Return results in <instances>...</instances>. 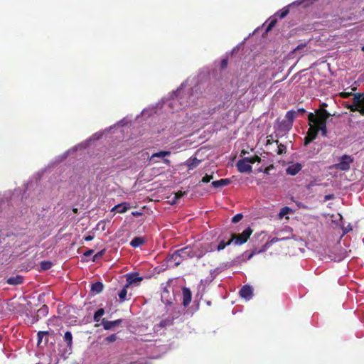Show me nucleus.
I'll list each match as a JSON object with an SVG mask.
<instances>
[{
    "label": "nucleus",
    "mask_w": 364,
    "mask_h": 364,
    "mask_svg": "<svg viewBox=\"0 0 364 364\" xmlns=\"http://www.w3.org/2000/svg\"><path fill=\"white\" fill-rule=\"evenodd\" d=\"M192 249L191 246H186L173 252L168 256L169 261H173L176 266L179 265L183 259L187 258H193Z\"/></svg>",
    "instance_id": "1"
},
{
    "label": "nucleus",
    "mask_w": 364,
    "mask_h": 364,
    "mask_svg": "<svg viewBox=\"0 0 364 364\" xmlns=\"http://www.w3.org/2000/svg\"><path fill=\"white\" fill-rule=\"evenodd\" d=\"M213 243L206 242L199 245H194L191 246L192 249V257H197L198 259L203 257L206 253L213 252L214 250V247H213Z\"/></svg>",
    "instance_id": "2"
},
{
    "label": "nucleus",
    "mask_w": 364,
    "mask_h": 364,
    "mask_svg": "<svg viewBox=\"0 0 364 364\" xmlns=\"http://www.w3.org/2000/svg\"><path fill=\"white\" fill-rule=\"evenodd\" d=\"M331 116L326 109H318L315 111V114L309 113L308 119L310 122L315 124H326L328 118Z\"/></svg>",
    "instance_id": "3"
},
{
    "label": "nucleus",
    "mask_w": 364,
    "mask_h": 364,
    "mask_svg": "<svg viewBox=\"0 0 364 364\" xmlns=\"http://www.w3.org/2000/svg\"><path fill=\"white\" fill-rule=\"evenodd\" d=\"M253 230L251 228L248 227L240 234H232L231 239L235 245H241L245 244L250 238Z\"/></svg>",
    "instance_id": "4"
},
{
    "label": "nucleus",
    "mask_w": 364,
    "mask_h": 364,
    "mask_svg": "<svg viewBox=\"0 0 364 364\" xmlns=\"http://www.w3.org/2000/svg\"><path fill=\"white\" fill-rule=\"evenodd\" d=\"M353 161V158L349 155H343L341 157L340 162L335 164L337 169L347 171L350 168V164Z\"/></svg>",
    "instance_id": "5"
},
{
    "label": "nucleus",
    "mask_w": 364,
    "mask_h": 364,
    "mask_svg": "<svg viewBox=\"0 0 364 364\" xmlns=\"http://www.w3.org/2000/svg\"><path fill=\"white\" fill-rule=\"evenodd\" d=\"M318 134V132L316 124H311L307 131L306 135L304 137V146H307L312 142L317 137Z\"/></svg>",
    "instance_id": "6"
},
{
    "label": "nucleus",
    "mask_w": 364,
    "mask_h": 364,
    "mask_svg": "<svg viewBox=\"0 0 364 364\" xmlns=\"http://www.w3.org/2000/svg\"><path fill=\"white\" fill-rule=\"evenodd\" d=\"M180 313L177 311L174 315L169 316L164 319H162L159 324H157L156 327L158 328H166L168 326H171L173 324V321L175 318H178Z\"/></svg>",
    "instance_id": "7"
},
{
    "label": "nucleus",
    "mask_w": 364,
    "mask_h": 364,
    "mask_svg": "<svg viewBox=\"0 0 364 364\" xmlns=\"http://www.w3.org/2000/svg\"><path fill=\"white\" fill-rule=\"evenodd\" d=\"M237 167L240 173H250L252 169V166L248 164L245 158L237 161Z\"/></svg>",
    "instance_id": "8"
},
{
    "label": "nucleus",
    "mask_w": 364,
    "mask_h": 364,
    "mask_svg": "<svg viewBox=\"0 0 364 364\" xmlns=\"http://www.w3.org/2000/svg\"><path fill=\"white\" fill-rule=\"evenodd\" d=\"M239 294L242 298L250 300L252 297L253 290L251 286L246 284L241 288Z\"/></svg>",
    "instance_id": "9"
},
{
    "label": "nucleus",
    "mask_w": 364,
    "mask_h": 364,
    "mask_svg": "<svg viewBox=\"0 0 364 364\" xmlns=\"http://www.w3.org/2000/svg\"><path fill=\"white\" fill-rule=\"evenodd\" d=\"M182 296L183 305L186 307L191 304L192 299V293L189 288L183 287L182 289Z\"/></svg>",
    "instance_id": "10"
},
{
    "label": "nucleus",
    "mask_w": 364,
    "mask_h": 364,
    "mask_svg": "<svg viewBox=\"0 0 364 364\" xmlns=\"http://www.w3.org/2000/svg\"><path fill=\"white\" fill-rule=\"evenodd\" d=\"M122 322V319H117L115 321H107L105 318L102 320V325L105 330H110L116 326L119 325Z\"/></svg>",
    "instance_id": "11"
},
{
    "label": "nucleus",
    "mask_w": 364,
    "mask_h": 364,
    "mask_svg": "<svg viewBox=\"0 0 364 364\" xmlns=\"http://www.w3.org/2000/svg\"><path fill=\"white\" fill-rule=\"evenodd\" d=\"M302 168V166L299 163L293 164L287 167L286 172L287 174L291 176H295Z\"/></svg>",
    "instance_id": "12"
},
{
    "label": "nucleus",
    "mask_w": 364,
    "mask_h": 364,
    "mask_svg": "<svg viewBox=\"0 0 364 364\" xmlns=\"http://www.w3.org/2000/svg\"><path fill=\"white\" fill-rule=\"evenodd\" d=\"M344 107L349 109L350 112H358L360 115L364 116V107L358 105L353 104L350 105L348 102L343 104Z\"/></svg>",
    "instance_id": "13"
},
{
    "label": "nucleus",
    "mask_w": 364,
    "mask_h": 364,
    "mask_svg": "<svg viewBox=\"0 0 364 364\" xmlns=\"http://www.w3.org/2000/svg\"><path fill=\"white\" fill-rule=\"evenodd\" d=\"M130 208V205L128 203H119V204H117L116 205H114L111 211L113 212V211H116L119 213H124L125 212H127L129 209Z\"/></svg>",
    "instance_id": "14"
},
{
    "label": "nucleus",
    "mask_w": 364,
    "mask_h": 364,
    "mask_svg": "<svg viewBox=\"0 0 364 364\" xmlns=\"http://www.w3.org/2000/svg\"><path fill=\"white\" fill-rule=\"evenodd\" d=\"M231 183L230 178H222L218 181H214L212 182L211 185L215 188H221L225 186L229 185Z\"/></svg>",
    "instance_id": "15"
},
{
    "label": "nucleus",
    "mask_w": 364,
    "mask_h": 364,
    "mask_svg": "<svg viewBox=\"0 0 364 364\" xmlns=\"http://www.w3.org/2000/svg\"><path fill=\"white\" fill-rule=\"evenodd\" d=\"M141 280H142V278L139 277L138 274H129L127 276V287H129V285L139 282Z\"/></svg>",
    "instance_id": "16"
},
{
    "label": "nucleus",
    "mask_w": 364,
    "mask_h": 364,
    "mask_svg": "<svg viewBox=\"0 0 364 364\" xmlns=\"http://www.w3.org/2000/svg\"><path fill=\"white\" fill-rule=\"evenodd\" d=\"M23 282V277L20 275L15 277H11L8 279L7 283L10 285H18L22 284Z\"/></svg>",
    "instance_id": "17"
},
{
    "label": "nucleus",
    "mask_w": 364,
    "mask_h": 364,
    "mask_svg": "<svg viewBox=\"0 0 364 364\" xmlns=\"http://www.w3.org/2000/svg\"><path fill=\"white\" fill-rule=\"evenodd\" d=\"M104 285L101 282H97L91 285V292L93 294H100L102 291Z\"/></svg>",
    "instance_id": "18"
},
{
    "label": "nucleus",
    "mask_w": 364,
    "mask_h": 364,
    "mask_svg": "<svg viewBox=\"0 0 364 364\" xmlns=\"http://www.w3.org/2000/svg\"><path fill=\"white\" fill-rule=\"evenodd\" d=\"M353 103L364 107V97L363 92H357L353 95Z\"/></svg>",
    "instance_id": "19"
},
{
    "label": "nucleus",
    "mask_w": 364,
    "mask_h": 364,
    "mask_svg": "<svg viewBox=\"0 0 364 364\" xmlns=\"http://www.w3.org/2000/svg\"><path fill=\"white\" fill-rule=\"evenodd\" d=\"M201 162L200 160L198 159L196 157L190 158L186 161V166H188L189 170H192L196 168L199 164Z\"/></svg>",
    "instance_id": "20"
},
{
    "label": "nucleus",
    "mask_w": 364,
    "mask_h": 364,
    "mask_svg": "<svg viewBox=\"0 0 364 364\" xmlns=\"http://www.w3.org/2000/svg\"><path fill=\"white\" fill-rule=\"evenodd\" d=\"M292 124L284 119L279 124L278 129L281 132H287L292 128Z\"/></svg>",
    "instance_id": "21"
},
{
    "label": "nucleus",
    "mask_w": 364,
    "mask_h": 364,
    "mask_svg": "<svg viewBox=\"0 0 364 364\" xmlns=\"http://www.w3.org/2000/svg\"><path fill=\"white\" fill-rule=\"evenodd\" d=\"M145 240L142 237H135L132 239L130 245L133 247H138L144 243Z\"/></svg>",
    "instance_id": "22"
},
{
    "label": "nucleus",
    "mask_w": 364,
    "mask_h": 364,
    "mask_svg": "<svg viewBox=\"0 0 364 364\" xmlns=\"http://www.w3.org/2000/svg\"><path fill=\"white\" fill-rule=\"evenodd\" d=\"M64 341L67 343V346L70 349L73 345V335L70 331H66L63 337Z\"/></svg>",
    "instance_id": "23"
},
{
    "label": "nucleus",
    "mask_w": 364,
    "mask_h": 364,
    "mask_svg": "<svg viewBox=\"0 0 364 364\" xmlns=\"http://www.w3.org/2000/svg\"><path fill=\"white\" fill-rule=\"evenodd\" d=\"M296 117L295 110H289L286 113L284 120L293 125L294 120Z\"/></svg>",
    "instance_id": "24"
},
{
    "label": "nucleus",
    "mask_w": 364,
    "mask_h": 364,
    "mask_svg": "<svg viewBox=\"0 0 364 364\" xmlns=\"http://www.w3.org/2000/svg\"><path fill=\"white\" fill-rule=\"evenodd\" d=\"M128 287H127V284L122 288V289L120 290V291L118 293V296L119 298V300L121 302L124 301L127 299V289Z\"/></svg>",
    "instance_id": "25"
},
{
    "label": "nucleus",
    "mask_w": 364,
    "mask_h": 364,
    "mask_svg": "<svg viewBox=\"0 0 364 364\" xmlns=\"http://www.w3.org/2000/svg\"><path fill=\"white\" fill-rule=\"evenodd\" d=\"M53 266V263L50 261H43L40 263V270L46 271L50 269Z\"/></svg>",
    "instance_id": "26"
},
{
    "label": "nucleus",
    "mask_w": 364,
    "mask_h": 364,
    "mask_svg": "<svg viewBox=\"0 0 364 364\" xmlns=\"http://www.w3.org/2000/svg\"><path fill=\"white\" fill-rule=\"evenodd\" d=\"M232 242V239L230 238L227 242H225L223 240H221L215 249L218 251H220L223 250L226 246L230 245Z\"/></svg>",
    "instance_id": "27"
},
{
    "label": "nucleus",
    "mask_w": 364,
    "mask_h": 364,
    "mask_svg": "<svg viewBox=\"0 0 364 364\" xmlns=\"http://www.w3.org/2000/svg\"><path fill=\"white\" fill-rule=\"evenodd\" d=\"M292 213V210L287 206H285L282 208H281L280 212L279 213V218L282 219L284 215Z\"/></svg>",
    "instance_id": "28"
},
{
    "label": "nucleus",
    "mask_w": 364,
    "mask_h": 364,
    "mask_svg": "<svg viewBox=\"0 0 364 364\" xmlns=\"http://www.w3.org/2000/svg\"><path fill=\"white\" fill-rule=\"evenodd\" d=\"M170 154H171L170 151H161L159 152L153 154L151 157V159H154L156 157H159V158L164 157V156H169Z\"/></svg>",
    "instance_id": "29"
},
{
    "label": "nucleus",
    "mask_w": 364,
    "mask_h": 364,
    "mask_svg": "<svg viewBox=\"0 0 364 364\" xmlns=\"http://www.w3.org/2000/svg\"><path fill=\"white\" fill-rule=\"evenodd\" d=\"M316 127H317V129H318V132L319 131L321 132V135L323 136H327V127H326V124H316Z\"/></svg>",
    "instance_id": "30"
},
{
    "label": "nucleus",
    "mask_w": 364,
    "mask_h": 364,
    "mask_svg": "<svg viewBox=\"0 0 364 364\" xmlns=\"http://www.w3.org/2000/svg\"><path fill=\"white\" fill-rule=\"evenodd\" d=\"M48 335H49L48 331H38L37 333V336H38L37 345L39 346L41 344V343L42 342L43 337L48 336Z\"/></svg>",
    "instance_id": "31"
},
{
    "label": "nucleus",
    "mask_w": 364,
    "mask_h": 364,
    "mask_svg": "<svg viewBox=\"0 0 364 364\" xmlns=\"http://www.w3.org/2000/svg\"><path fill=\"white\" fill-rule=\"evenodd\" d=\"M289 12V9L287 7H284L282 10L278 11L276 14V15L278 16L279 17V18H284V17H286L287 16Z\"/></svg>",
    "instance_id": "32"
},
{
    "label": "nucleus",
    "mask_w": 364,
    "mask_h": 364,
    "mask_svg": "<svg viewBox=\"0 0 364 364\" xmlns=\"http://www.w3.org/2000/svg\"><path fill=\"white\" fill-rule=\"evenodd\" d=\"M105 314L104 309H99L94 314V321H99L100 319V317H102Z\"/></svg>",
    "instance_id": "33"
},
{
    "label": "nucleus",
    "mask_w": 364,
    "mask_h": 364,
    "mask_svg": "<svg viewBox=\"0 0 364 364\" xmlns=\"http://www.w3.org/2000/svg\"><path fill=\"white\" fill-rule=\"evenodd\" d=\"M275 141L278 145L277 154L281 155V154L286 153V151H287L286 146L282 144H279V141L277 140Z\"/></svg>",
    "instance_id": "34"
},
{
    "label": "nucleus",
    "mask_w": 364,
    "mask_h": 364,
    "mask_svg": "<svg viewBox=\"0 0 364 364\" xmlns=\"http://www.w3.org/2000/svg\"><path fill=\"white\" fill-rule=\"evenodd\" d=\"M245 160L248 162V164H254L255 162H259L261 159L257 156L255 155L252 157H245Z\"/></svg>",
    "instance_id": "35"
},
{
    "label": "nucleus",
    "mask_w": 364,
    "mask_h": 364,
    "mask_svg": "<svg viewBox=\"0 0 364 364\" xmlns=\"http://www.w3.org/2000/svg\"><path fill=\"white\" fill-rule=\"evenodd\" d=\"M186 194V192H183L181 191H179L175 193L174 198L173 200L172 203H176L178 200L184 196Z\"/></svg>",
    "instance_id": "36"
},
{
    "label": "nucleus",
    "mask_w": 364,
    "mask_h": 364,
    "mask_svg": "<svg viewBox=\"0 0 364 364\" xmlns=\"http://www.w3.org/2000/svg\"><path fill=\"white\" fill-rule=\"evenodd\" d=\"M48 313V308L46 305H43L40 309L38 310V315L37 316H39V315L46 316Z\"/></svg>",
    "instance_id": "37"
},
{
    "label": "nucleus",
    "mask_w": 364,
    "mask_h": 364,
    "mask_svg": "<svg viewBox=\"0 0 364 364\" xmlns=\"http://www.w3.org/2000/svg\"><path fill=\"white\" fill-rule=\"evenodd\" d=\"M277 22V21L276 18L270 20V21L266 28V32H269V31H271L272 29V28L274 27Z\"/></svg>",
    "instance_id": "38"
},
{
    "label": "nucleus",
    "mask_w": 364,
    "mask_h": 364,
    "mask_svg": "<svg viewBox=\"0 0 364 364\" xmlns=\"http://www.w3.org/2000/svg\"><path fill=\"white\" fill-rule=\"evenodd\" d=\"M242 218H243V215L242 213H238V214L235 215L232 218V223H237L239 221H240L242 219Z\"/></svg>",
    "instance_id": "39"
},
{
    "label": "nucleus",
    "mask_w": 364,
    "mask_h": 364,
    "mask_svg": "<svg viewBox=\"0 0 364 364\" xmlns=\"http://www.w3.org/2000/svg\"><path fill=\"white\" fill-rule=\"evenodd\" d=\"M213 178V174L211 175H208V174H206L205 176H203L202 178V180L200 182L202 183H208L210 182L212 179Z\"/></svg>",
    "instance_id": "40"
},
{
    "label": "nucleus",
    "mask_w": 364,
    "mask_h": 364,
    "mask_svg": "<svg viewBox=\"0 0 364 364\" xmlns=\"http://www.w3.org/2000/svg\"><path fill=\"white\" fill-rule=\"evenodd\" d=\"M117 336L116 334H112L107 337L105 338V341L108 343L114 342L117 340Z\"/></svg>",
    "instance_id": "41"
},
{
    "label": "nucleus",
    "mask_w": 364,
    "mask_h": 364,
    "mask_svg": "<svg viewBox=\"0 0 364 364\" xmlns=\"http://www.w3.org/2000/svg\"><path fill=\"white\" fill-rule=\"evenodd\" d=\"M305 113H306V109L304 108H299L296 110H295L296 117H297L299 115H303Z\"/></svg>",
    "instance_id": "42"
},
{
    "label": "nucleus",
    "mask_w": 364,
    "mask_h": 364,
    "mask_svg": "<svg viewBox=\"0 0 364 364\" xmlns=\"http://www.w3.org/2000/svg\"><path fill=\"white\" fill-rule=\"evenodd\" d=\"M353 95L354 94H353L352 92H342L340 93V96L342 98H348V97H349L351 95L353 96Z\"/></svg>",
    "instance_id": "43"
},
{
    "label": "nucleus",
    "mask_w": 364,
    "mask_h": 364,
    "mask_svg": "<svg viewBox=\"0 0 364 364\" xmlns=\"http://www.w3.org/2000/svg\"><path fill=\"white\" fill-rule=\"evenodd\" d=\"M105 252V250L98 252L97 254L95 255L93 260L95 261V260L97 259L98 258L102 257V255H104Z\"/></svg>",
    "instance_id": "44"
},
{
    "label": "nucleus",
    "mask_w": 364,
    "mask_h": 364,
    "mask_svg": "<svg viewBox=\"0 0 364 364\" xmlns=\"http://www.w3.org/2000/svg\"><path fill=\"white\" fill-rule=\"evenodd\" d=\"M334 198V195L333 194H328V195H326L324 196V200L325 201H327V200H332Z\"/></svg>",
    "instance_id": "45"
},
{
    "label": "nucleus",
    "mask_w": 364,
    "mask_h": 364,
    "mask_svg": "<svg viewBox=\"0 0 364 364\" xmlns=\"http://www.w3.org/2000/svg\"><path fill=\"white\" fill-rule=\"evenodd\" d=\"M93 252H94L93 250H88L86 252H85L83 255L86 257H89V256L92 255L93 254Z\"/></svg>",
    "instance_id": "46"
},
{
    "label": "nucleus",
    "mask_w": 364,
    "mask_h": 364,
    "mask_svg": "<svg viewBox=\"0 0 364 364\" xmlns=\"http://www.w3.org/2000/svg\"><path fill=\"white\" fill-rule=\"evenodd\" d=\"M228 65V60L227 59H223L221 61V68H226Z\"/></svg>",
    "instance_id": "47"
},
{
    "label": "nucleus",
    "mask_w": 364,
    "mask_h": 364,
    "mask_svg": "<svg viewBox=\"0 0 364 364\" xmlns=\"http://www.w3.org/2000/svg\"><path fill=\"white\" fill-rule=\"evenodd\" d=\"M304 47H306V43H301V44H299L295 49H294V51H297L300 49H302L304 48Z\"/></svg>",
    "instance_id": "48"
},
{
    "label": "nucleus",
    "mask_w": 364,
    "mask_h": 364,
    "mask_svg": "<svg viewBox=\"0 0 364 364\" xmlns=\"http://www.w3.org/2000/svg\"><path fill=\"white\" fill-rule=\"evenodd\" d=\"M93 238H94V237L92 235H87V236L85 237L84 239L85 241H91L93 240Z\"/></svg>",
    "instance_id": "49"
},
{
    "label": "nucleus",
    "mask_w": 364,
    "mask_h": 364,
    "mask_svg": "<svg viewBox=\"0 0 364 364\" xmlns=\"http://www.w3.org/2000/svg\"><path fill=\"white\" fill-rule=\"evenodd\" d=\"M284 238L279 239V238H277V237H274V238H272V239L271 240V241H270V242H271L272 243H275V242H278V241H280V240H284Z\"/></svg>",
    "instance_id": "50"
},
{
    "label": "nucleus",
    "mask_w": 364,
    "mask_h": 364,
    "mask_svg": "<svg viewBox=\"0 0 364 364\" xmlns=\"http://www.w3.org/2000/svg\"><path fill=\"white\" fill-rule=\"evenodd\" d=\"M132 215L134 216H140L142 215V213L141 212L135 211V212H132Z\"/></svg>",
    "instance_id": "51"
},
{
    "label": "nucleus",
    "mask_w": 364,
    "mask_h": 364,
    "mask_svg": "<svg viewBox=\"0 0 364 364\" xmlns=\"http://www.w3.org/2000/svg\"><path fill=\"white\" fill-rule=\"evenodd\" d=\"M257 254V251L256 250H254L252 251L250 255H249L248 257V259H250L252 257H253V255H256Z\"/></svg>",
    "instance_id": "52"
},
{
    "label": "nucleus",
    "mask_w": 364,
    "mask_h": 364,
    "mask_svg": "<svg viewBox=\"0 0 364 364\" xmlns=\"http://www.w3.org/2000/svg\"><path fill=\"white\" fill-rule=\"evenodd\" d=\"M164 162L166 164H168L170 162V161L168 159H164Z\"/></svg>",
    "instance_id": "53"
},
{
    "label": "nucleus",
    "mask_w": 364,
    "mask_h": 364,
    "mask_svg": "<svg viewBox=\"0 0 364 364\" xmlns=\"http://www.w3.org/2000/svg\"><path fill=\"white\" fill-rule=\"evenodd\" d=\"M271 143H272V142H271V140L268 139H267V144H271Z\"/></svg>",
    "instance_id": "54"
},
{
    "label": "nucleus",
    "mask_w": 364,
    "mask_h": 364,
    "mask_svg": "<svg viewBox=\"0 0 364 364\" xmlns=\"http://www.w3.org/2000/svg\"><path fill=\"white\" fill-rule=\"evenodd\" d=\"M326 106H327V105H326V103H323V104L321 105V107H326Z\"/></svg>",
    "instance_id": "55"
},
{
    "label": "nucleus",
    "mask_w": 364,
    "mask_h": 364,
    "mask_svg": "<svg viewBox=\"0 0 364 364\" xmlns=\"http://www.w3.org/2000/svg\"><path fill=\"white\" fill-rule=\"evenodd\" d=\"M48 337H46V340H45V343H48Z\"/></svg>",
    "instance_id": "56"
},
{
    "label": "nucleus",
    "mask_w": 364,
    "mask_h": 364,
    "mask_svg": "<svg viewBox=\"0 0 364 364\" xmlns=\"http://www.w3.org/2000/svg\"><path fill=\"white\" fill-rule=\"evenodd\" d=\"M246 154V151H242V154Z\"/></svg>",
    "instance_id": "57"
},
{
    "label": "nucleus",
    "mask_w": 364,
    "mask_h": 364,
    "mask_svg": "<svg viewBox=\"0 0 364 364\" xmlns=\"http://www.w3.org/2000/svg\"><path fill=\"white\" fill-rule=\"evenodd\" d=\"M361 50L364 52V46L361 48Z\"/></svg>",
    "instance_id": "58"
},
{
    "label": "nucleus",
    "mask_w": 364,
    "mask_h": 364,
    "mask_svg": "<svg viewBox=\"0 0 364 364\" xmlns=\"http://www.w3.org/2000/svg\"><path fill=\"white\" fill-rule=\"evenodd\" d=\"M311 186H313V185H312V184H310V185H309V186H308V187H307V188H310V187H311Z\"/></svg>",
    "instance_id": "59"
},
{
    "label": "nucleus",
    "mask_w": 364,
    "mask_h": 364,
    "mask_svg": "<svg viewBox=\"0 0 364 364\" xmlns=\"http://www.w3.org/2000/svg\"><path fill=\"white\" fill-rule=\"evenodd\" d=\"M73 211H74L75 213H76V212H77V208L73 209Z\"/></svg>",
    "instance_id": "60"
},
{
    "label": "nucleus",
    "mask_w": 364,
    "mask_h": 364,
    "mask_svg": "<svg viewBox=\"0 0 364 364\" xmlns=\"http://www.w3.org/2000/svg\"><path fill=\"white\" fill-rule=\"evenodd\" d=\"M363 97H364V93H363Z\"/></svg>",
    "instance_id": "61"
}]
</instances>
